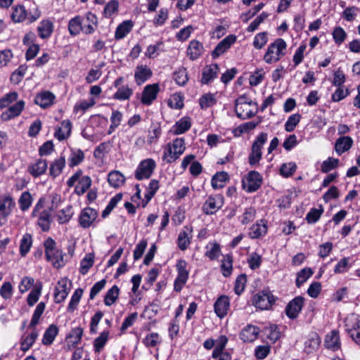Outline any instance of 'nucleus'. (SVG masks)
<instances>
[{
  "instance_id": "6",
  "label": "nucleus",
  "mask_w": 360,
  "mask_h": 360,
  "mask_svg": "<svg viewBox=\"0 0 360 360\" xmlns=\"http://www.w3.org/2000/svg\"><path fill=\"white\" fill-rule=\"evenodd\" d=\"M177 276L174 280V290L180 292L186 283L189 271L187 270V262L184 259H179L176 264Z\"/></svg>"
},
{
  "instance_id": "49",
  "label": "nucleus",
  "mask_w": 360,
  "mask_h": 360,
  "mask_svg": "<svg viewBox=\"0 0 360 360\" xmlns=\"http://www.w3.org/2000/svg\"><path fill=\"white\" fill-rule=\"evenodd\" d=\"M41 290H42V284H41V283L39 282L34 287V288L29 293L27 298V304L30 307L34 306V304L37 302V301L39 300V298L41 295Z\"/></svg>"
},
{
  "instance_id": "47",
  "label": "nucleus",
  "mask_w": 360,
  "mask_h": 360,
  "mask_svg": "<svg viewBox=\"0 0 360 360\" xmlns=\"http://www.w3.org/2000/svg\"><path fill=\"white\" fill-rule=\"evenodd\" d=\"M32 245V237L31 234L26 233H25L21 240L20 244V254L22 257H25L30 251Z\"/></svg>"
},
{
  "instance_id": "44",
  "label": "nucleus",
  "mask_w": 360,
  "mask_h": 360,
  "mask_svg": "<svg viewBox=\"0 0 360 360\" xmlns=\"http://www.w3.org/2000/svg\"><path fill=\"white\" fill-rule=\"evenodd\" d=\"M25 107V102L22 100L17 101L15 104L10 106L7 111L4 113L6 119H11L18 116Z\"/></svg>"
},
{
  "instance_id": "45",
  "label": "nucleus",
  "mask_w": 360,
  "mask_h": 360,
  "mask_svg": "<svg viewBox=\"0 0 360 360\" xmlns=\"http://www.w3.org/2000/svg\"><path fill=\"white\" fill-rule=\"evenodd\" d=\"M96 103L95 99L93 98H89V100H83L78 101L75 103L73 112L76 114L81 113L83 114L89 108L93 107Z\"/></svg>"
},
{
  "instance_id": "35",
  "label": "nucleus",
  "mask_w": 360,
  "mask_h": 360,
  "mask_svg": "<svg viewBox=\"0 0 360 360\" xmlns=\"http://www.w3.org/2000/svg\"><path fill=\"white\" fill-rule=\"evenodd\" d=\"M84 159V152L79 148H71L70 154L68 160L70 167H74L79 165Z\"/></svg>"
},
{
  "instance_id": "3",
  "label": "nucleus",
  "mask_w": 360,
  "mask_h": 360,
  "mask_svg": "<svg viewBox=\"0 0 360 360\" xmlns=\"http://www.w3.org/2000/svg\"><path fill=\"white\" fill-rule=\"evenodd\" d=\"M186 145L183 138H176L173 140L172 143L166 146L163 159L167 163H172L176 161L185 151Z\"/></svg>"
},
{
  "instance_id": "42",
  "label": "nucleus",
  "mask_w": 360,
  "mask_h": 360,
  "mask_svg": "<svg viewBox=\"0 0 360 360\" xmlns=\"http://www.w3.org/2000/svg\"><path fill=\"white\" fill-rule=\"evenodd\" d=\"M27 11L23 6L18 5L12 8L11 17L14 22H23L27 18Z\"/></svg>"
},
{
  "instance_id": "62",
  "label": "nucleus",
  "mask_w": 360,
  "mask_h": 360,
  "mask_svg": "<svg viewBox=\"0 0 360 360\" xmlns=\"http://www.w3.org/2000/svg\"><path fill=\"white\" fill-rule=\"evenodd\" d=\"M300 120L301 115L299 113L291 115L285 123V130L288 132L294 131Z\"/></svg>"
},
{
  "instance_id": "54",
  "label": "nucleus",
  "mask_w": 360,
  "mask_h": 360,
  "mask_svg": "<svg viewBox=\"0 0 360 360\" xmlns=\"http://www.w3.org/2000/svg\"><path fill=\"white\" fill-rule=\"evenodd\" d=\"M257 211L253 207H249L245 209L243 214L240 217V221L245 225L252 222L256 217Z\"/></svg>"
},
{
  "instance_id": "57",
  "label": "nucleus",
  "mask_w": 360,
  "mask_h": 360,
  "mask_svg": "<svg viewBox=\"0 0 360 360\" xmlns=\"http://www.w3.org/2000/svg\"><path fill=\"white\" fill-rule=\"evenodd\" d=\"M27 67L25 65H20L11 75L10 80L15 84H19L23 79Z\"/></svg>"
},
{
  "instance_id": "52",
  "label": "nucleus",
  "mask_w": 360,
  "mask_h": 360,
  "mask_svg": "<svg viewBox=\"0 0 360 360\" xmlns=\"http://www.w3.org/2000/svg\"><path fill=\"white\" fill-rule=\"evenodd\" d=\"M120 294V289L117 285H113L106 292L104 297V303L106 306H111L115 302Z\"/></svg>"
},
{
  "instance_id": "12",
  "label": "nucleus",
  "mask_w": 360,
  "mask_h": 360,
  "mask_svg": "<svg viewBox=\"0 0 360 360\" xmlns=\"http://www.w3.org/2000/svg\"><path fill=\"white\" fill-rule=\"evenodd\" d=\"M159 91L158 84L146 85L141 93V103L145 105H150L157 98Z\"/></svg>"
},
{
  "instance_id": "41",
  "label": "nucleus",
  "mask_w": 360,
  "mask_h": 360,
  "mask_svg": "<svg viewBox=\"0 0 360 360\" xmlns=\"http://www.w3.org/2000/svg\"><path fill=\"white\" fill-rule=\"evenodd\" d=\"M58 333V327L54 324L50 325L44 333L42 338L43 345H49L52 344L56 337L57 336Z\"/></svg>"
},
{
  "instance_id": "50",
  "label": "nucleus",
  "mask_w": 360,
  "mask_h": 360,
  "mask_svg": "<svg viewBox=\"0 0 360 360\" xmlns=\"http://www.w3.org/2000/svg\"><path fill=\"white\" fill-rule=\"evenodd\" d=\"M33 201L32 196L29 191H24L18 199L20 209L22 212L27 211L32 205Z\"/></svg>"
},
{
  "instance_id": "30",
  "label": "nucleus",
  "mask_w": 360,
  "mask_h": 360,
  "mask_svg": "<svg viewBox=\"0 0 360 360\" xmlns=\"http://www.w3.org/2000/svg\"><path fill=\"white\" fill-rule=\"evenodd\" d=\"M55 95L50 91H44L37 95L34 102L42 108H46L53 104Z\"/></svg>"
},
{
  "instance_id": "14",
  "label": "nucleus",
  "mask_w": 360,
  "mask_h": 360,
  "mask_svg": "<svg viewBox=\"0 0 360 360\" xmlns=\"http://www.w3.org/2000/svg\"><path fill=\"white\" fill-rule=\"evenodd\" d=\"M68 284H70V281L67 278H63L58 281L54 292L55 302L60 303L65 300L70 291Z\"/></svg>"
},
{
  "instance_id": "39",
  "label": "nucleus",
  "mask_w": 360,
  "mask_h": 360,
  "mask_svg": "<svg viewBox=\"0 0 360 360\" xmlns=\"http://www.w3.org/2000/svg\"><path fill=\"white\" fill-rule=\"evenodd\" d=\"M206 252L205 255L210 260L219 258L221 255V248L217 242H210L205 246Z\"/></svg>"
},
{
  "instance_id": "43",
  "label": "nucleus",
  "mask_w": 360,
  "mask_h": 360,
  "mask_svg": "<svg viewBox=\"0 0 360 360\" xmlns=\"http://www.w3.org/2000/svg\"><path fill=\"white\" fill-rule=\"evenodd\" d=\"M125 178L124 175L119 171H112L108 174V181L113 188H118L123 185Z\"/></svg>"
},
{
  "instance_id": "38",
  "label": "nucleus",
  "mask_w": 360,
  "mask_h": 360,
  "mask_svg": "<svg viewBox=\"0 0 360 360\" xmlns=\"http://www.w3.org/2000/svg\"><path fill=\"white\" fill-rule=\"evenodd\" d=\"M191 127V119L188 117H184L177 121L172 127V131L176 135L181 134L187 131Z\"/></svg>"
},
{
  "instance_id": "10",
  "label": "nucleus",
  "mask_w": 360,
  "mask_h": 360,
  "mask_svg": "<svg viewBox=\"0 0 360 360\" xmlns=\"http://www.w3.org/2000/svg\"><path fill=\"white\" fill-rule=\"evenodd\" d=\"M274 302V295L270 292L264 291L259 292L252 299L253 305L261 310L269 309Z\"/></svg>"
},
{
  "instance_id": "17",
  "label": "nucleus",
  "mask_w": 360,
  "mask_h": 360,
  "mask_svg": "<svg viewBox=\"0 0 360 360\" xmlns=\"http://www.w3.org/2000/svg\"><path fill=\"white\" fill-rule=\"evenodd\" d=\"M236 37L233 34H230L225 37L212 51L211 56L212 58L215 59L224 53L231 48V46L236 42Z\"/></svg>"
},
{
  "instance_id": "63",
  "label": "nucleus",
  "mask_w": 360,
  "mask_h": 360,
  "mask_svg": "<svg viewBox=\"0 0 360 360\" xmlns=\"http://www.w3.org/2000/svg\"><path fill=\"white\" fill-rule=\"evenodd\" d=\"M174 79L178 85L184 86L188 80L186 70L184 68L177 70L174 73Z\"/></svg>"
},
{
  "instance_id": "15",
  "label": "nucleus",
  "mask_w": 360,
  "mask_h": 360,
  "mask_svg": "<svg viewBox=\"0 0 360 360\" xmlns=\"http://www.w3.org/2000/svg\"><path fill=\"white\" fill-rule=\"evenodd\" d=\"M304 304V299L297 296L292 300L285 307V314L290 319H296L300 313Z\"/></svg>"
},
{
  "instance_id": "11",
  "label": "nucleus",
  "mask_w": 360,
  "mask_h": 360,
  "mask_svg": "<svg viewBox=\"0 0 360 360\" xmlns=\"http://www.w3.org/2000/svg\"><path fill=\"white\" fill-rule=\"evenodd\" d=\"M98 212L89 207L84 208L79 216V224L83 229L94 226L98 218Z\"/></svg>"
},
{
  "instance_id": "51",
  "label": "nucleus",
  "mask_w": 360,
  "mask_h": 360,
  "mask_svg": "<svg viewBox=\"0 0 360 360\" xmlns=\"http://www.w3.org/2000/svg\"><path fill=\"white\" fill-rule=\"evenodd\" d=\"M217 103L215 95L211 93L203 94L199 99V104L202 109H207Z\"/></svg>"
},
{
  "instance_id": "33",
  "label": "nucleus",
  "mask_w": 360,
  "mask_h": 360,
  "mask_svg": "<svg viewBox=\"0 0 360 360\" xmlns=\"http://www.w3.org/2000/svg\"><path fill=\"white\" fill-rule=\"evenodd\" d=\"M65 156H60V158L53 160L50 165L49 175L53 178L58 176L63 172L65 166Z\"/></svg>"
},
{
  "instance_id": "7",
  "label": "nucleus",
  "mask_w": 360,
  "mask_h": 360,
  "mask_svg": "<svg viewBox=\"0 0 360 360\" xmlns=\"http://www.w3.org/2000/svg\"><path fill=\"white\" fill-rule=\"evenodd\" d=\"M224 198L222 195L215 194L208 196L202 205V210L207 215L215 214L224 205Z\"/></svg>"
},
{
  "instance_id": "34",
  "label": "nucleus",
  "mask_w": 360,
  "mask_h": 360,
  "mask_svg": "<svg viewBox=\"0 0 360 360\" xmlns=\"http://www.w3.org/2000/svg\"><path fill=\"white\" fill-rule=\"evenodd\" d=\"M267 226L263 220L253 224L250 229L249 236L252 239L259 238L266 233Z\"/></svg>"
},
{
  "instance_id": "5",
  "label": "nucleus",
  "mask_w": 360,
  "mask_h": 360,
  "mask_svg": "<svg viewBox=\"0 0 360 360\" xmlns=\"http://www.w3.org/2000/svg\"><path fill=\"white\" fill-rule=\"evenodd\" d=\"M344 327L352 340L360 346V316L355 314L348 315L345 320Z\"/></svg>"
},
{
  "instance_id": "13",
  "label": "nucleus",
  "mask_w": 360,
  "mask_h": 360,
  "mask_svg": "<svg viewBox=\"0 0 360 360\" xmlns=\"http://www.w3.org/2000/svg\"><path fill=\"white\" fill-rule=\"evenodd\" d=\"M153 75V71L147 65L139 64L134 69V82L141 86L148 81Z\"/></svg>"
},
{
  "instance_id": "18",
  "label": "nucleus",
  "mask_w": 360,
  "mask_h": 360,
  "mask_svg": "<svg viewBox=\"0 0 360 360\" xmlns=\"http://www.w3.org/2000/svg\"><path fill=\"white\" fill-rule=\"evenodd\" d=\"M324 345L326 348L333 352L340 349L341 341L338 330H333L326 335Z\"/></svg>"
},
{
  "instance_id": "24",
  "label": "nucleus",
  "mask_w": 360,
  "mask_h": 360,
  "mask_svg": "<svg viewBox=\"0 0 360 360\" xmlns=\"http://www.w3.org/2000/svg\"><path fill=\"white\" fill-rule=\"evenodd\" d=\"M260 333L259 327L252 325L246 326L240 333V338L243 342H252L257 339Z\"/></svg>"
},
{
  "instance_id": "29",
  "label": "nucleus",
  "mask_w": 360,
  "mask_h": 360,
  "mask_svg": "<svg viewBox=\"0 0 360 360\" xmlns=\"http://www.w3.org/2000/svg\"><path fill=\"white\" fill-rule=\"evenodd\" d=\"M64 256L65 255L63 252L58 248L49 254H45L46 260L51 262L53 267L56 269H59L64 266Z\"/></svg>"
},
{
  "instance_id": "2",
  "label": "nucleus",
  "mask_w": 360,
  "mask_h": 360,
  "mask_svg": "<svg viewBox=\"0 0 360 360\" xmlns=\"http://www.w3.org/2000/svg\"><path fill=\"white\" fill-rule=\"evenodd\" d=\"M286 42L281 38L276 39L271 43L264 56V60L267 64L278 62L285 54Z\"/></svg>"
},
{
  "instance_id": "53",
  "label": "nucleus",
  "mask_w": 360,
  "mask_h": 360,
  "mask_svg": "<svg viewBox=\"0 0 360 360\" xmlns=\"http://www.w3.org/2000/svg\"><path fill=\"white\" fill-rule=\"evenodd\" d=\"M45 307L46 304L43 302H41L37 304L32 314V317L30 323L29 328H34L39 323L40 317L44 313Z\"/></svg>"
},
{
  "instance_id": "60",
  "label": "nucleus",
  "mask_w": 360,
  "mask_h": 360,
  "mask_svg": "<svg viewBox=\"0 0 360 360\" xmlns=\"http://www.w3.org/2000/svg\"><path fill=\"white\" fill-rule=\"evenodd\" d=\"M313 274V271L310 268H304L300 271L297 274L296 285L300 288L303 283H304L308 278H309Z\"/></svg>"
},
{
  "instance_id": "32",
  "label": "nucleus",
  "mask_w": 360,
  "mask_h": 360,
  "mask_svg": "<svg viewBox=\"0 0 360 360\" xmlns=\"http://www.w3.org/2000/svg\"><path fill=\"white\" fill-rule=\"evenodd\" d=\"M134 23L131 20H124L116 28L115 39L120 40L124 39L132 30Z\"/></svg>"
},
{
  "instance_id": "4",
  "label": "nucleus",
  "mask_w": 360,
  "mask_h": 360,
  "mask_svg": "<svg viewBox=\"0 0 360 360\" xmlns=\"http://www.w3.org/2000/svg\"><path fill=\"white\" fill-rule=\"evenodd\" d=\"M268 139L266 133H260L253 141L251 151L248 155V163L252 167H255L259 165L262 156V148Z\"/></svg>"
},
{
  "instance_id": "28",
  "label": "nucleus",
  "mask_w": 360,
  "mask_h": 360,
  "mask_svg": "<svg viewBox=\"0 0 360 360\" xmlns=\"http://www.w3.org/2000/svg\"><path fill=\"white\" fill-rule=\"evenodd\" d=\"M72 123L69 120L61 122L60 127L56 128L54 136L59 141L68 139L71 133Z\"/></svg>"
},
{
  "instance_id": "23",
  "label": "nucleus",
  "mask_w": 360,
  "mask_h": 360,
  "mask_svg": "<svg viewBox=\"0 0 360 360\" xmlns=\"http://www.w3.org/2000/svg\"><path fill=\"white\" fill-rule=\"evenodd\" d=\"M192 231V226H186L179 233L177 238V245L181 250H186L191 244Z\"/></svg>"
},
{
  "instance_id": "25",
  "label": "nucleus",
  "mask_w": 360,
  "mask_h": 360,
  "mask_svg": "<svg viewBox=\"0 0 360 360\" xmlns=\"http://www.w3.org/2000/svg\"><path fill=\"white\" fill-rule=\"evenodd\" d=\"M204 47L198 40H191L187 48V56L191 60L198 59L203 53Z\"/></svg>"
},
{
  "instance_id": "64",
  "label": "nucleus",
  "mask_w": 360,
  "mask_h": 360,
  "mask_svg": "<svg viewBox=\"0 0 360 360\" xmlns=\"http://www.w3.org/2000/svg\"><path fill=\"white\" fill-rule=\"evenodd\" d=\"M333 39L338 45L342 44L347 38V33L344 29L340 26L335 27L332 32Z\"/></svg>"
},
{
  "instance_id": "55",
  "label": "nucleus",
  "mask_w": 360,
  "mask_h": 360,
  "mask_svg": "<svg viewBox=\"0 0 360 360\" xmlns=\"http://www.w3.org/2000/svg\"><path fill=\"white\" fill-rule=\"evenodd\" d=\"M142 342L147 347H155L160 344L161 338L158 333H151L148 334Z\"/></svg>"
},
{
  "instance_id": "1",
  "label": "nucleus",
  "mask_w": 360,
  "mask_h": 360,
  "mask_svg": "<svg viewBox=\"0 0 360 360\" xmlns=\"http://www.w3.org/2000/svg\"><path fill=\"white\" fill-rule=\"evenodd\" d=\"M97 16L87 12L84 16L77 15L69 20L68 31L71 36H77L81 32L86 35L92 34L98 27Z\"/></svg>"
},
{
  "instance_id": "59",
  "label": "nucleus",
  "mask_w": 360,
  "mask_h": 360,
  "mask_svg": "<svg viewBox=\"0 0 360 360\" xmlns=\"http://www.w3.org/2000/svg\"><path fill=\"white\" fill-rule=\"evenodd\" d=\"M93 264L94 255L91 253L86 255L80 262V274H82V275L86 274L89 270V269L93 266Z\"/></svg>"
},
{
  "instance_id": "26",
  "label": "nucleus",
  "mask_w": 360,
  "mask_h": 360,
  "mask_svg": "<svg viewBox=\"0 0 360 360\" xmlns=\"http://www.w3.org/2000/svg\"><path fill=\"white\" fill-rule=\"evenodd\" d=\"M48 167V163L46 160L39 159L32 163L28 167L30 174L37 178L46 173Z\"/></svg>"
},
{
  "instance_id": "46",
  "label": "nucleus",
  "mask_w": 360,
  "mask_h": 360,
  "mask_svg": "<svg viewBox=\"0 0 360 360\" xmlns=\"http://www.w3.org/2000/svg\"><path fill=\"white\" fill-rule=\"evenodd\" d=\"M91 185V179L88 176H83L79 179V182L75 187V192L78 195H83L90 188Z\"/></svg>"
},
{
  "instance_id": "16",
  "label": "nucleus",
  "mask_w": 360,
  "mask_h": 360,
  "mask_svg": "<svg viewBox=\"0 0 360 360\" xmlns=\"http://www.w3.org/2000/svg\"><path fill=\"white\" fill-rule=\"evenodd\" d=\"M15 207V202L11 195L0 196V217L7 219Z\"/></svg>"
},
{
  "instance_id": "61",
  "label": "nucleus",
  "mask_w": 360,
  "mask_h": 360,
  "mask_svg": "<svg viewBox=\"0 0 360 360\" xmlns=\"http://www.w3.org/2000/svg\"><path fill=\"white\" fill-rule=\"evenodd\" d=\"M84 330L82 327H75L72 328L68 335V338H70L72 345L73 347H76L80 342L82 335H83Z\"/></svg>"
},
{
  "instance_id": "21",
  "label": "nucleus",
  "mask_w": 360,
  "mask_h": 360,
  "mask_svg": "<svg viewBox=\"0 0 360 360\" xmlns=\"http://www.w3.org/2000/svg\"><path fill=\"white\" fill-rule=\"evenodd\" d=\"M219 68L217 64L212 63L206 65L202 71V77L200 82L202 84H208L212 82L218 75Z\"/></svg>"
},
{
  "instance_id": "19",
  "label": "nucleus",
  "mask_w": 360,
  "mask_h": 360,
  "mask_svg": "<svg viewBox=\"0 0 360 360\" xmlns=\"http://www.w3.org/2000/svg\"><path fill=\"white\" fill-rule=\"evenodd\" d=\"M53 30V22L49 19H44L39 22L37 32L40 39H48L51 37Z\"/></svg>"
},
{
  "instance_id": "22",
  "label": "nucleus",
  "mask_w": 360,
  "mask_h": 360,
  "mask_svg": "<svg viewBox=\"0 0 360 360\" xmlns=\"http://www.w3.org/2000/svg\"><path fill=\"white\" fill-rule=\"evenodd\" d=\"M30 333H25L20 338V349L23 352L28 351L34 345L39 336V332L37 328H31Z\"/></svg>"
},
{
  "instance_id": "58",
  "label": "nucleus",
  "mask_w": 360,
  "mask_h": 360,
  "mask_svg": "<svg viewBox=\"0 0 360 360\" xmlns=\"http://www.w3.org/2000/svg\"><path fill=\"white\" fill-rule=\"evenodd\" d=\"M83 290L82 288H77L75 290L68 304V311H74L77 309V307L81 300Z\"/></svg>"
},
{
  "instance_id": "40",
  "label": "nucleus",
  "mask_w": 360,
  "mask_h": 360,
  "mask_svg": "<svg viewBox=\"0 0 360 360\" xmlns=\"http://www.w3.org/2000/svg\"><path fill=\"white\" fill-rule=\"evenodd\" d=\"M109 335L110 331L105 330L94 340L93 345L96 353H100L103 349L109 339Z\"/></svg>"
},
{
  "instance_id": "9",
  "label": "nucleus",
  "mask_w": 360,
  "mask_h": 360,
  "mask_svg": "<svg viewBox=\"0 0 360 360\" xmlns=\"http://www.w3.org/2000/svg\"><path fill=\"white\" fill-rule=\"evenodd\" d=\"M156 167L155 160L152 158H147L142 160L135 171V177L138 180L148 179Z\"/></svg>"
},
{
  "instance_id": "31",
  "label": "nucleus",
  "mask_w": 360,
  "mask_h": 360,
  "mask_svg": "<svg viewBox=\"0 0 360 360\" xmlns=\"http://www.w3.org/2000/svg\"><path fill=\"white\" fill-rule=\"evenodd\" d=\"M353 144V140L350 136H342L338 138L335 144V149L338 155L349 150Z\"/></svg>"
},
{
  "instance_id": "8",
  "label": "nucleus",
  "mask_w": 360,
  "mask_h": 360,
  "mask_svg": "<svg viewBox=\"0 0 360 360\" xmlns=\"http://www.w3.org/2000/svg\"><path fill=\"white\" fill-rule=\"evenodd\" d=\"M262 183V177L256 171L249 172L242 179V186L248 193L258 190Z\"/></svg>"
},
{
  "instance_id": "37",
  "label": "nucleus",
  "mask_w": 360,
  "mask_h": 360,
  "mask_svg": "<svg viewBox=\"0 0 360 360\" xmlns=\"http://www.w3.org/2000/svg\"><path fill=\"white\" fill-rule=\"evenodd\" d=\"M117 91L113 94L112 98L115 100L123 101L129 100L133 95V89L128 84L122 85L117 88Z\"/></svg>"
},
{
  "instance_id": "20",
  "label": "nucleus",
  "mask_w": 360,
  "mask_h": 360,
  "mask_svg": "<svg viewBox=\"0 0 360 360\" xmlns=\"http://www.w3.org/2000/svg\"><path fill=\"white\" fill-rule=\"evenodd\" d=\"M230 307V300L226 295H221L214 304V309L217 316L222 319L228 314Z\"/></svg>"
},
{
  "instance_id": "56",
  "label": "nucleus",
  "mask_w": 360,
  "mask_h": 360,
  "mask_svg": "<svg viewBox=\"0 0 360 360\" xmlns=\"http://www.w3.org/2000/svg\"><path fill=\"white\" fill-rule=\"evenodd\" d=\"M221 269L224 276H229L233 269V259L230 255L224 257L221 261Z\"/></svg>"
},
{
  "instance_id": "48",
  "label": "nucleus",
  "mask_w": 360,
  "mask_h": 360,
  "mask_svg": "<svg viewBox=\"0 0 360 360\" xmlns=\"http://www.w3.org/2000/svg\"><path fill=\"white\" fill-rule=\"evenodd\" d=\"M37 224L44 231H47L50 229L51 214L49 211L43 210L38 214Z\"/></svg>"
},
{
  "instance_id": "36",
  "label": "nucleus",
  "mask_w": 360,
  "mask_h": 360,
  "mask_svg": "<svg viewBox=\"0 0 360 360\" xmlns=\"http://www.w3.org/2000/svg\"><path fill=\"white\" fill-rule=\"evenodd\" d=\"M229 176L226 172H217L212 178L211 184L214 189L222 188L229 181Z\"/></svg>"
},
{
  "instance_id": "27",
  "label": "nucleus",
  "mask_w": 360,
  "mask_h": 360,
  "mask_svg": "<svg viewBox=\"0 0 360 360\" xmlns=\"http://www.w3.org/2000/svg\"><path fill=\"white\" fill-rule=\"evenodd\" d=\"M249 105L250 103L245 101L244 97H240L236 99L235 103V112L236 115L243 120L250 117L251 111L250 110H247Z\"/></svg>"
}]
</instances>
